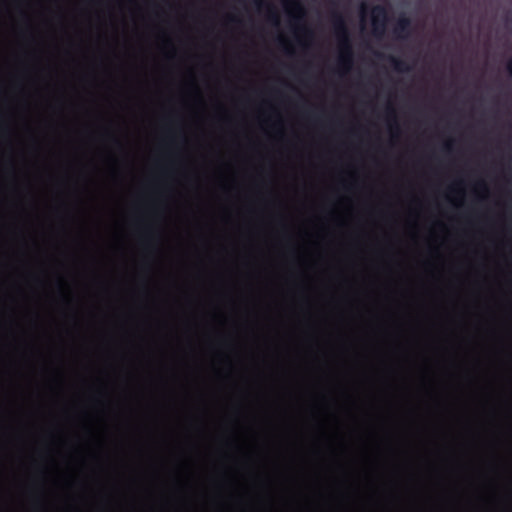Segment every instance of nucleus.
<instances>
[{
	"instance_id": "1",
	"label": "nucleus",
	"mask_w": 512,
	"mask_h": 512,
	"mask_svg": "<svg viewBox=\"0 0 512 512\" xmlns=\"http://www.w3.org/2000/svg\"><path fill=\"white\" fill-rule=\"evenodd\" d=\"M332 22L339 42L338 65L344 71H348L353 64V49L349 31L343 16L339 12L332 13Z\"/></svg>"
},
{
	"instance_id": "6",
	"label": "nucleus",
	"mask_w": 512,
	"mask_h": 512,
	"mask_svg": "<svg viewBox=\"0 0 512 512\" xmlns=\"http://www.w3.org/2000/svg\"><path fill=\"white\" fill-rule=\"evenodd\" d=\"M268 8H269V13H268L269 21L273 25L278 26L279 25V15H278V13L275 11V9L271 5H268Z\"/></svg>"
},
{
	"instance_id": "4",
	"label": "nucleus",
	"mask_w": 512,
	"mask_h": 512,
	"mask_svg": "<svg viewBox=\"0 0 512 512\" xmlns=\"http://www.w3.org/2000/svg\"><path fill=\"white\" fill-rule=\"evenodd\" d=\"M283 3L286 9H290L291 11L295 12V14H293V19L296 22L303 20L304 8L298 0H284Z\"/></svg>"
},
{
	"instance_id": "10",
	"label": "nucleus",
	"mask_w": 512,
	"mask_h": 512,
	"mask_svg": "<svg viewBox=\"0 0 512 512\" xmlns=\"http://www.w3.org/2000/svg\"><path fill=\"white\" fill-rule=\"evenodd\" d=\"M445 149L450 150L451 149V142H448L444 145Z\"/></svg>"
},
{
	"instance_id": "3",
	"label": "nucleus",
	"mask_w": 512,
	"mask_h": 512,
	"mask_svg": "<svg viewBox=\"0 0 512 512\" xmlns=\"http://www.w3.org/2000/svg\"><path fill=\"white\" fill-rule=\"evenodd\" d=\"M411 19L405 15L400 16L393 29L394 35L399 39L406 38L411 31Z\"/></svg>"
},
{
	"instance_id": "12",
	"label": "nucleus",
	"mask_w": 512,
	"mask_h": 512,
	"mask_svg": "<svg viewBox=\"0 0 512 512\" xmlns=\"http://www.w3.org/2000/svg\"><path fill=\"white\" fill-rule=\"evenodd\" d=\"M480 186L484 189H486V185L484 183H480Z\"/></svg>"
},
{
	"instance_id": "2",
	"label": "nucleus",
	"mask_w": 512,
	"mask_h": 512,
	"mask_svg": "<svg viewBox=\"0 0 512 512\" xmlns=\"http://www.w3.org/2000/svg\"><path fill=\"white\" fill-rule=\"evenodd\" d=\"M388 10L383 5H376L372 8V25L375 36H382L388 23Z\"/></svg>"
},
{
	"instance_id": "8",
	"label": "nucleus",
	"mask_w": 512,
	"mask_h": 512,
	"mask_svg": "<svg viewBox=\"0 0 512 512\" xmlns=\"http://www.w3.org/2000/svg\"><path fill=\"white\" fill-rule=\"evenodd\" d=\"M253 3H254L258 8L262 7V6L265 4L264 0H253Z\"/></svg>"
},
{
	"instance_id": "11",
	"label": "nucleus",
	"mask_w": 512,
	"mask_h": 512,
	"mask_svg": "<svg viewBox=\"0 0 512 512\" xmlns=\"http://www.w3.org/2000/svg\"><path fill=\"white\" fill-rule=\"evenodd\" d=\"M508 20L512 22V12L509 14Z\"/></svg>"
},
{
	"instance_id": "9",
	"label": "nucleus",
	"mask_w": 512,
	"mask_h": 512,
	"mask_svg": "<svg viewBox=\"0 0 512 512\" xmlns=\"http://www.w3.org/2000/svg\"><path fill=\"white\" fill-rule=\"evenodd\" d=\"M387 113L389 116H392L395 118V110L392 107H390V106L387 107Z\"/></svg>"
},
{
	"instance_id": "5",
	"label": "nucleus",
	"mask_w": 512,
	"mask_h": 512,
	"mask_svg": "<svg viewBox=\"0 0 512 512\" xmlns=\"http://www.w3.org/2000/svg\"><path fill=\"white\" fill-rule=\"evenodd\" d=\"M389 61L393 65V68L398 72H405L410 70V66L403 60L391 56Z\"/></svg>"
},
{
	"instance_id": "7",
	"label": "nucleus",
	"mask_w": 512,
	"mask_h": 512,
	"mask_svg": "<svg viewBox=\"0 0 512 512\" xmlns=\"http://www.w3.org/2000/svg\"><path fill=\"white\" fill-rule=\"evenodd\" d=\"M506 69L509 73V75L512 77V57L508 60L506 64Z\"/></svg>"
}]
</instances>
